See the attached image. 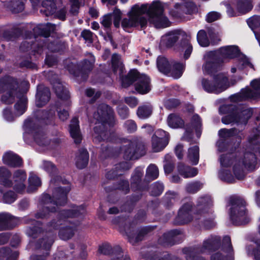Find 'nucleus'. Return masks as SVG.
<instances>
[{
    "label": "nucleus",
    "instance_id": "obj_1",
    "mask_svg": "<svg viewBox=\"0 0 260 260\" xmlns=\"http://www.w3.org/2000/svg\"><path fill=\"white\" fill-rule=\"evenodd\" d=\"M164 6L159 1H154L151 5L143 4L141 6H134L129 13V18L123 19L121 22L122 26L125 28L136 27H141L146 26L147 21L142 15L147 13L149 21L156 28H165L170 25V21L164 15Z\"/></svg>",
    "mask_w": 260,
    "mask_h": 260
},
{
    "label": "nucleus",
    "instance_id": "obj_2",
    "mask_svg": "<svg viewBox=\"0 0 260 260\" xmlns=\"http://www.w3.org/2000/svg\"><path fill=\"white\" fill-rule=\"evenodd\" d=\"M220 161L222 169L219 172V177L224 181L232 183L235 181V178L225 168L232 166L235 177L238 179H242L245 176V169L251 171L255 168L256 157L253 153L246 150L244 154L234 159L231 154L222 155Z\"/></svg>",
    "mask_w": 260,
    "mask_h": 260
},
{
    "label": "nucleus",
    "instance_id": "obj_3",
    "mask_svg": "<svg viewBox=\"0 0 260 260\" xmlns=\"http://www.w3.org/2000/svg\"><path fill=\"white\" fill-rule=\"evenodd\" d=\"M59 186L53 192V199L49 194H44L43 201L45 206L36 214L37 218H44L50 212L56 211L58 206L63 205L67 202V194L71 189L70 185L66 180H62L57 177Z\"/></svg>",
    "mask_w": 260,
    "mask_h": 260
},
{
    "label": "nucleus",
    "instance_id": "obj_4",
    "mask_svg": "<svg viewBox=\"0 0 260 260\" xmlns=\"http://www.w3.org/2000/svg\"><path fill=\"white\" fill-rule=\"evenodd\" d=\"M93 117L99 121L98 125L94 128L93 140L95 142H100L102 140L108 139L107 137L108 132L104 129L107 124L110 126L113 123L114 121L113 110L107 105L102 104L99 106L97 112L94 114Z\"/></svg>",
    "mask_w": 260,
    "mask_h": 260
},
{
    "label": "nucleus",
    "instance_id": "obj_5",
    "mask_svg": "<svg viewBox=\"0 0 260 260\" xmlns=\"http://www.w3.org/2000/svg\"><path fill=\"white\" fill-rule=\"evenodd\" d=\"M11 175V173L6 168H0V183L7 187L13 186L14 189L18 193L24 192L27 178L25 171L21 170L16 171L13 174V183L9 179Z\"/></svg>",
    "mask_w": 260,
    "mask_h": 260
},
{
    "label": "nucleus",
    "instance_id": "obj_6",
    "mask_svg": "<svg viewBox=\"0 0 260 260\" xmlns=\"http://www.w3.org/2000/svg\"><path fill=\"white\" fill-rule=\"evenodd\" d=\"M135 81H137L135 84V88L139 93L145 94L150 90L151 86L149 78L145 74H140L136 70L131 71L127 76L121 79L122 85L126 87Z\"/></svg>",
    "mask_w": 260,
    "mask_h": 260
},
{
    "label": "nucleus",
    "instance_id": "obj_7",
    "mask_svg": "<svg viewBox=\"0 0 260 260\" xmlns=\"http://www.w3.org/2000/svg\"><path fill=\"white\" fill-rule=\"evenodd\" d=\"M220 239L218 236H211L206 239L201 247L192 250L190 248H185L183 252L186 254L187 260H206L198 255V253H207L216 249L219 245Z\"/></svg>",
    "mask_w": 260,
    "mask_h": 260
},
{
    "label": "nucleus",
    "instance_id": "obj_8",
    "mask_svg": "<svg viewBox=\"0 0 260 260\" xmlns=\"http://www.w3.org/2000/svg\"><path fill=\"white\" fill-rule=\"evenodd\" d=\"M230 217L234 224L242 225L249 221L245 209V202L240 198H235L231 200Z\"/></svg>",
    "mask_w": 260,
    "mask_h": 260
},
{
    "label": "nucleus",
    "instance_id": "obj_9",
    "mask_svg": "<svg viewBox=\"0 0 260 260\" xmlns=\"http://www.w3.org/2000/svg\"><path fill=\"white\" fill-rule=\"evenodd\" d=\"M202 85L206 92L217 94L227 89L229 84L228 78L223 74H219L210 79H203Z\"/></svg>",
    "mask_w": 260,
    "mask_h": 260
},
{
    "label": "nucleus",
    "instance_id": "obj_10",
    "mask_svg": "<svg viewBox=\"0 0 260 260\" xmlns=\"http://www.w3.org/2000/svg\"><path fill=\"white\" fill-rule=\"evenodd\" d=\"M18 87L17 81L8 77L0 81V92L3 93L2 101L5 104L13 103Z\"/></svg>",
    "mask_w": 260,
    "mask_h": 260
},
{
    "label": "nucleus",
    "instance_id": "obj_11",
    "mask_svg": "<svg viewBox=\"0 0 260 260\" xmlns=\"http://www.w3.org/2000/svg\"><path fill=\"white\" fill-rule=\"evenodd\" d=\"M159 71L165 74L171 73L174 78H180L183 73L184 66L182 63L172 62L170 64L166 58L159 56L157 60Z\"/></svg>",
    "mask_w": 260,
    "mask_h": 260
},
{
    "label": "nucleus",
    "instance_id": "obj_12",
    "mask_svg": "<svg viewBox=\"0 0 260 260\" xmlns=\"http://www.w3.org/2000/svg\"><path fill=\"white\" fill-rule=\"evenodd\" d=\"M199 203H201V207H199L200 211L197 213V216L200 215V217H196L197 219H201L204 222L206 227H211L213 223V215L212 211L210 209V206L212 203V200L209 197L201 198Z\"/></svg>",
    "mask_w": 260,
    "mask_h": 260
},
{
    "label": "nucleus",
    "instance_id": "obj_13",
    "mask_svg": "<svg viewBox=\"0 0 260 260\" xmlns=\"http://www.w3.org/2000/svg\"><path fill=\"white\" fill-rule=\"evenodd\" d=\"M252 89L246 88L240 92L234 95L233 100L236 102L248 99H257L260 98V79L253 80L251 82Z\"/></svg>",
    "mask_w": 260,
    "mask_h": 260
},
{
    "label": "nucleus",
    "instance_id": "obj_14",
    "mask_svg": "<svg viewBox=\"0 0 260 260\" xmlns=\"http://www.w3.org/2000/svg\"><path fill=\"white\" fill-rule=\"evenodd\" d=\"M252 115V110L245 108L242 110H238L222 118V122L224 124L236 123L246 124Z\"/></svg>",
    "mask_w": 260,
    "mask_h": 260
},
{
    "label": "nucleus",
    "instance_id": "obj_15",
    "mask_svg": "<svg viewBox=\"0 0 260 260\" xmlns=\"http://www.w3.org/2000/svg\"><path fill=\"white\" fill-rule=\"evenodd\" d=\"M85 212V208L83 206H74L69 210H62L59 213V219L58 223L54 222L51 223V226L53 229H57L59 224H61L62 222H65V219L69 217H77L84 214Z\"/></svg>",
    "mask_w": 260,
    "mask_h": 260
},
{
    "label": "nucleus",
    "instance_id": "obj_16",
    "mask_svg": "<svg viewBox=\"0 0 260 260\" xmlns=\"http://www.w3.org/2000/svg\"><path fill=\"white\" fill-rule=\"evenodd\" d=\"M143 146L138 145L136 142L128 141L122 146L121 153L123 154V157L125 159L130 160L138 158L139 156V151Z\"/></svg>",
    "mask_w": 260,
    "mask_h": 260
},
{
    "label": "nucleus",
    "instance_id": "obj_17",
    "mask_svg": "<svg viewBox=\"0 0 260 260\" xmlns=\"http://www.w3.org/2000/svg\"><path fill=\"white\" fill-rule=\"evenodd\" d=\"M217 56L214 52H210L205 55L204 57L206 62L203 66V71L205 73L211 74L217 69L220 62Z\"/></svg>",
    "mask_w": 260,
    "mask_h": 260
},
{
    "label": "nucleus",
    "instance_id": "obj_18",
    "mask_svg": "<svg viewBox=\"0 0 260 260\" xmlns=\"http://www.w3.org/2000/svg\"><path fill=\"white\" fill-rule=\"evenodd\" d=\"M184 32L181 30H174L170 31L161 37L160 41V46L161 47H172L180 38L183 36Z\"/></svg>",
    "mask_w": 260,
    "mask_h": 260
},
{
    "label": "nucleus",
    "instance_id": "obj_19",
    "mask_svg": "<svg viewBox=\"0 0 260 260\" xmlns=\"http://www.w3.org/2000/svg\"><path fill=\"white\" fill-rule=\"evenodd\" d=\"M99 251L101 253L108 255L111 254L112 260H118L122 256L121 249L119 246L112 248L108 243L104 244L100 246Z\"/></svg>",
    "mask_w": 260,
    "mask_h": 260
},
{
    "label": "nucleus",
    "instance_id": "obj_20",
    "mask_svg": "<svg viewBox=\"0 0 260 260\" xmlns=\"http://www.w3.org/2000/svg\"><path fill=\"white\" fill-rule=\"evenodd\" d=\"M191 207L192 204L190 203H187L182 206L179 211L176 218L178 224H185L192 220V217L190 213Z\"/></svg>",
    "mask_w": 260,
    "mask_h": 260
},
{
    "label": "nucleus",
    "instance_id": "obj_21",
    "mask_svg": "<svg viewBox=\"0 0 260 260\" xmlns=\"http://www.w3.org/2000/svg\"><path fill=\"white\" fill-rule=\"evenodd\" d=\"M50 92L49 88L43 85L38 87L37 93L36 94V105L41 107L45 105L49 100Z\"/></svg>",
    "mask_w": 260,
    "mask_h": 260
},
{
    "label": "nucleus",
    "instance_id": "obj_22",
    "mask_svg": "<svg viewBox=\"0 0 260 260\" xmlns=\"http://www.w3.org/2000/svg\"><path fill=\"white\" fill-rule=\"evenodd\" d=\"M3 3L10 2V4H6V6L8 7L13 13H19L24 9L23 0H2ZM34 7H36L39 2V0H30Z\"/></svg>",
    "mask_w": 260,
    "mask_h": 260
},
{
    "label": "nucleus",
    "instance_id": "obj_23",
    "mask_svg": "<svg viewBox=\"0 0 260 260\" xmlns=\"http://www.w3.org/2000/svg\"><path fill=\"white\" fill-rule=\"evenodd\" d=\"M70 133L76 144H79L82 140V136L79 126V121L76 117L73 118L70 125Z\"/></svg>",
    "mask_w": 260,
    "mask_h": 260
},
{
    "label": "nucleus",
    "instance_id": "obj_24",
    "mask_svg": "<svg viewBox=\"0 0 260 260\" xmlns=\"http://www.w3.org/2000/svg\"><path fill=\"white\" fill-rule=\"evenodd\" d=\"M56 28V25L51 23L40 24L34 28L35 35H41L47 37L50 32H53Z\"/></svg>",
    "mask_w": 260,
    "mask_h": 260
},
{
    "label": "nucleus",
    "instance_id": "obj_25",
    "mask_svg": "<svg viewBox=\"0 0 260 260\" xmlns=\"http://www.w3.org/2000/svg\"><path fill=\"white\" fill-rule=\"evenodd\" d=\"M3 161L6 165L13 167H19L22 164L21 158L12 152H8L4 155Z\"/></svg>",
    "mask_w": 260,
    "mask_h": 260
},
{
    "label": "nucleus",
    "instance_id": "obj_26",
    "mask_svg": "<svg viewBox=\"0 0 260 260\" xmlns=\"http://www.w3.org/2000/svg\"><path fill=\"white\" fill-rule=\"evenodd\" d=\"M69 222L71 223V225L61 228L59 230V235L64 240H68L73 236L76 227L79 224V221L76 223H72L73 221L69 220Z\"/></svg>",
    "mask_w": 260,
    "mask_h": 260
},
{
    "label": "nucleus",
    "instance_id": "obj_27",
    "mask_svg": "<svg viewBox=\"0 0 260 260\" xmlns=\"http://www.w3.org/2000/svg\"><path fill=\"white\" fill-rule=\"evenodd\" d=\"M219 52L224 59L233 58L239 54V50L236 46H228L221 47Z\"/></svg>",
    "mask_w": 260,
    "mask_h": 260
},
{
    "label": "nucleus",
    "instance_id": "obj_28",
    "mask_svg": "<svg viewBox=\"0 0 260 260\" xmlns=\"http://www.w3.org/2000/svg\"><path fill=\"white\" fill-rule=\"evenodd\" d=\"M235 129H221L219 131V135L221 138L217 143V146L218 150L220 151H223L224 149L223 146H224V140L230 138L235 134Z\"/></svg>",
    "mask_w": 260,
    "mask_h": 260
},
{
    "label": "nucleus",
    "instance_id": "obj_29",
    "mask_svg": "<svg viewBox=\"0 0 260 260\" xmlns=\"http://www.w3.org/2000/svg\"><path fill=\"white\" fill-rule=\"evenodd\" d=\"M89 160V154L87 151L85 149H81L76 156V165L79 169L85 168L88 164Z\"/></svg>",
    "mask_w": 260,
    "mask_h": 260
},
{
    "label": "nucleus",
    "instance_id": "obj_30",
    "mask_svg": "<svg viewBox=\"0 0 260 260\" xmlns=\"http://www.w3.org/2000/svg\"><path fill=\"white\" fill-rule=\"evenodd\" d=\"M177 170L180 175L186 178L193 177L198 174L197 169L186 166L181 163L178 165Z\"/></svg>",
    "mask_w": 260,
    "mask_h": 260
},
{
    "label": "nucleus",
    "instance_id": "obj_31",
    "mask_svg": "<svg viewBox=\"0 0 260 260\" xmlns=\"http://www.w3.org/2000/svg\"><path fill=\"white\" fill-rule=\"evenodd\" d=\"M232 3L236 5L239 12L242 13H246L252 8L251 0H232Z\"/></svg>",
    "mask_w": 260,
    "mask_h": 260
},
{
    "label": "nucleus",
    "instance_id": "obj_32",
    "mask_svg": "<svg viewBox=\"0 0 260 260\" xmlns=\"http://www.w3.org/2000/svg\"><path fill=\"white\" fill-rule=\"evenodd\" d=\"M177 52L183 53L184 58H188L192 51V46L187 40L182 41L175 48Z\"/></svg>",
    "mask_w": 260,
    "mask_h": 260
},
{
    "label": "nucleus",
    "instance_id": "obj_33",
    "mask_svg": "<svg viewBox=\"0 0 260 260\" xmlns=\"http://www.w3.org/2000/svg\"><path fill=\"white\" fill-rule=\"evenodd\" d=\"M168 138L167 137H159L152 136V146L155 152H158L162 150L168 144Z\"/></svg>",
    "mask_w": 260,
    "mask_h": 260
},
{
    "label": "nucleus",
    "instance_id": "obj_34",
    "mask_svg": "<svg viewBox=\"0 0 260 260\" xmlns=\"http://www.w3.org/2000/svg\"><path fill=\"white\" fill-rule=\"evenodd\" d=\"M167 122L168 125L173 128H181L184 124L183 120L178 115L175 114L169 115L168 117Z\"/></svg>",
    "mask_w": 260,
    "mask_h": 260
},
{
    "label": "nucleus",
    "instance_id": "obj_35",
    "mask_svg": "<svg viewBox=\"0 0 260 260\" xmlns=\"http://www.w3.org/2000/svg\"><path fill=\"white\" fill-rule=\"evenodd\" d=\"M222 249L226 253V258H229L230 260L233 259L234 250L231 244V238L229 236H226L223 237Z\"/></svg>",
    "mask_w": 260,
    "mask_h": 260
},
{
    "label": "nucleus",
    "instance_id": "obj_36",
    "mask_svg": "<svg viewBox=\"0 0 260 260\" xmlns=\"http://www.w3.org/2000/svg\"><path fill=\"white\" fill-rule=\"evenodd\" d=\"M112 64L114 73H118L121 77L123 73L124 67L121 60V57L117 54H114L112 58Z\"/></svg>",
    "mask_w": 260,
    "mask_h": 260
},
{
    "label": "nucleus",
    "instance_id": "obj_37",
    "mask_svg": "<svg viewBox=\"0 0 260 260\" xmlns=\"http://www.w3.org/2000/svg\"><path fill=\"white\" fill-rule=\"evenodd\" d=\"M28 184L27 191L31 192L41 185V181L38 176L30 173L28 178Z\"/></svg>",
    "mask_w": 260,
    "mask_h": 260
},
{
    "label": "nucleus",
    "instance_id": "obj_38",
    "mask_svg": "<svg viewBox=\"0 0 260 260\" xmlns=\"http://www.w3.org/2000/svg\"><path fill=\"white\" fill-rule=\"evenodd\" d=\"M42 7L44 10L41 9L40 12L45 13L46 16H49L54 13L56 10L54 0H45L42 2Z\"/></svg>",
    "mask_w": 260,
    "mask_h": 260
},
{
    "label": "nucleus",
    "instance_id": "obj_39",
    "mask_svg": "<svg viewBox=\"0 0 260 260\" xmlns=\"http://www.w3.org/2000/svg\"><path fill=\"white\" fill-rule=\"evenodd\" d=\"M53 88L57 96L61 99L66 100L69 97V91L59 82L53 84Z\"/></svg>",
    "mask_w": 260,
    "mask_h": 260
},
{
    "label": "nucleus",
    "instance_id": "obj_40",
    "mask_svg": "<svg viewBox=\"0 0 260 260\" xmlns=\"http://www.w3.org/2000/svg\"><path fill=\"white\" fill-rule=\"evenodd\" d=\"M187 157L192 165H196L198 163L199 159V148L198 146H194L188 149Z\"/></svg>",
    "mask_w": 260,
    "mask_h": 260
},
{
    "label": "nucleus",
    "instance_id": "obj_41",
    "mask_svg": "<svg viewBox=\"0 0 260 260\" xmlns=\"http://www.w3.org/2000/svg\"><path fill=\"white\" fill-rule=\"evenodd\" d=\"M26 99L23 96L22 98L15 105V114L19 116L22 115L25 111L26 108Z\"/></svg>",
    "mask_w": 260,
    "mask_h": 260
},
{
    "label": "nucleus",
    "instance_id": "obj_42",
    "mask_svg": "<svg viewBox=\"0 0 260 260\" xmlns=\"http://www.w3.org/2000/svg\"><path fill=\"white\" fill-rule=\"evenodd\" d=\"M152 113V107L149 105L139 107L137 110V115L141 119L148 118Z\"/></svg>",
    "mask_w": 260,
    "mask_h": 260
},
{
    "label": "nucleus",
    "instance_id": "obj_43",
    "mask_svg": "<svg viewBox=\"0 0 260 260\" xmlns=\"http://www.w3.org/2000/svg\"><path fill=\"white\" fill-rule=\"evenodd\" d=\"M18 255L17 251L12 252L10 248L2 247L0 249V256L7 257V260H16Z\"/></svg>",
    "mask_w": 260,
    "mask_h": 260
},
{
    "label": "nucleus",
    "instance_id": "obj_44",
    "mask_svg": "<svg viewBox=\"0 0 260 260\" xmlns=\"http://www.w3.org/2000/svg\"><path fill=\"white\" fill-rule=\"evenodd\" d=\"M12 219V216L8 213H0V231L8 229V224Z\"/></svg>",
    "mask_w": 260,
    "mask_h": 260
},
{
    "label": "nucleus",
    "instance_id": "obj_45",
    "mask_svg": "<svg viewBox=\"0 0 260 260\" xmlns=\"http://www.w3.org/2000/svg\"><path fill=\"white\" fill-rule=\"evenodd\" d=\"M159 175L157 167L153 164L149 166L146 171V177L149 180H152L156 179Z\"/></svg>",
    "mask_w": 260,
    "mask_h": 260
},
{
    "label": "nucleus",
    "instance_id": "obj_46",
    "mask_svg": "<svg viewBox=\"0 0 260 260\" xmlns=\"http://www.w3.org/2000/svg\"><path fill=\"white\" fill-rule=\"evenodd\" d=\"M147 233V230L145 228L142 229L137 236H133V234L126 232L128 240L129 242L133 244H135L137 242L141 241L143 236L146 234Z\"/></svg>",
    "mask_w": 260,
    "mask_h": 260
},
{
    "label": "nucleus",
    "instance_id": "obj_47",
    "mask_svg": "<svg viewBox=\"0 0 260 260\" xmlns=\"http://www.w3.org/2000/svg\"><path fill=\"white\" fill-rule=\"evenodd\" d=\"M197 40L199 44L203 47H207L209 45V41L207 38L205 30H200L197 35Z\"/></svg>",
    "mask_w": 260,
    "mask_h": 260
},
{
    "label": "nucleus",
    "instance_id": "obj_48",
    "mask_svg": "<svg viewBox=\"0 0 260 260\" xmlns=\"http://www.w3.org/2000/svg\"><path fill=\"white\" fill-rule=\"evenodd\" d=\"M31 133L34 135L35 140L39 145H46V142H44L45 139V135L41 130L34 129Z\"/></svg>",
    "mask_w": 260,
    "mask_h": 260
},
{
    "label": "nucleus",
    "instance_id": "obj_49",
    "mask_svg": "<svg viewBox=\"0 0 260 260\" xmlns=\"http://www.w3.org/2000/svg\"><path fill=\"white\" fill-rule=\"evenodd\" d=\"M238 61V67L239 69H243L247 67L253 68V65L251 63L249 59L243 54H239Z\"/></svg>",
    "mask_w": 260,
    "mask_h": 260
},
{
    "label": "nucleus",
    "instance_id": "obj_50",
    "mask_svg": "<svg viewBox=\"0 0 260 260\" xmlns=\"http://www.w3.org/2000/svg\"><path fill=\"white\" fill-rule=\"evenodd\" d=\"M90 60H86L85 59L84 60V64L83 67V70H85V72H86L85 75H83V80H85L86 79V73L87 72H88L90 71L93 67V64L95 61L94 57L93 55H92L91 54H90Z\"/></svg>",
    "mask_w": 260,
    "mask_h": 260
},
{
    "label": "nucleus",
    "instance_id": "obj_51",
    "mask_svg": "<svg viewBox=\"0 0 260 260\" xmlns=\"http://www.w3.org/2000/svg\"><path fill=\"white\" fill-rule=\"evenodd\" d=\"M150 189L152 196H159L164 190V186L162 183L157 182L150 186Z\"/></svg>",
    "mask_w": 260,
    "mask_h": 260
},
{
    "label": "nucleus",
    "instance_id": "obj_52",
    "mask_svg": "<svg viewBox=\"0 0 260 260\" xmlns=\"http://www.w3.org/2000/svg\"><path fill=\"white\" fill-rule=\"evenodd\" d=\"M143 171L141 168H137L132 177V184H138L143 176Z\"/></svg>",
    "mask_w": 260,
    "mask_h": 260
},
{
    "label": "nucleus",
    "instance_id": "obj_53",
    "mask_svg": "<svg viewBox=\"0 0 260 260\" xmlns=\"http://www.w3.org/2000/svg\"><path fill=\"white\" fill-rule=\"evenodd\" d=\"M17 198V196L12 191H9L6 192L3 195V202L7 204H11L13 203Z\"/></svg>",
    "mask_w": 260,
    "mask_h": 260
},
{
    "label": "nucleus",
    "instance_id": "obj_54",
    "mask_svg": "<svg viewBox=\"0 0 260 260\" xmlns=\"http://www.w3.org/2000/svg\"><path fill=\"white\" fill-rule=\"evenodd\" d=\"M202 184L199 182L190 183L186 186V190L189 193H195L202 187Z\"/></svg>",
    "mask_w": 260,
    "mask_h": 260
},
{
    "label": "nucleus",
    "instance_id": "obj_55",
    "mask_svg": "<svg viewBox=\"0 0 260 260\" xmlns=\"http://www.w3.org/2000/svg\"><path fill=\"white\" fill-rule=\"evenodd\" d=\"M114 17V25L116 27H118L120 24V21L121 18V12L118 9L115 8L113 11L112 16Z\"/></svg>",
    "mask_w": 260,
    "mask_h": 260
},
{
    "label": "nucleus",
    "instance_id": "obj_56",
    "mask_svg": "<svg viewBox=\"0 0 260 260\" xmlns=\"http://www.w3.org/2000/svg\"><path fill=\"white\" fill-rule=\"evenodd\" d=\"M124 126L129 133H133L136 131L137 125L134 121L128 120L124 122Z\"/></svg>",
    "mask_w": 260,
    "mask_h": 260
},
{
    "label": "nucleus",
    "instance_id": "obj_57",
    "mask_svg": "<svg viewBox=\"0 0 260 260\" xmlns=\"http://www.w3.org/2000/svg\"><path fill=\"white\" fill-rule=\"evenodd\" d=\"M221 17V14L217 12H211L208 14L206 16V20L208 22H212L216 21Z\"/></svg>",
    "mask_w": 260,
    "mask_h": 260
},
{
    "label": "nucleus",
    "instance_id": "obj_58",
    "mask_svg": "<svg viewBox=\"0 0 260 260\" xmlns=\"http://www.w3.org/2000/svg\"><path fill=\"white\" fill-rule=\"evenodd\" d=\"M101 23L105 28L110 27L112 24V14L104 16Z\"/></svg>",
    "mask_w": 260,
    "mask_h": 260
},
{
    "label": "nucleus",
    "instance_id": "obj_59",
    "mask_svg": "<svg viewBox=\"0 0 260 260\" xmlns=\"http://www.w3.org/2000/svg\"><path fill=\"white\" fill-rule=\"evenodd\" d=\"M44 169L48 173H55L56 172V168L54 165L50 161H44L43 164Z\"/></svg>",
    "mask_w": 260,
    "mask_h": 260
},
{
    "label": "nucleus",
    "instance_id": "obj_60",
    "mask_svg": "<svg viewBox=\"0 0 260 260\" xmlns=\"http://www.w3.org/2000/svg\"><path fill=\"white\" fill-rule=\"evenodd\" d=\"M118 113L122 118L125 119L128 116V109L125 106H120L118 108Z\"/></svg>",
    "mask_w": 260,
    "mask_h": 260
},
{
    "label": "nucleus",
    "instance_id": "obj_61",
    "mask_svg": "<svg viewBox=\"0 0 260 260\" xmlns=\"http://www.w3.org/2000/svg\"><path fill=\"white\" fill-rule=\"evenodd\" d=\"M81 36L86 41L90 43H92L93 34L89 30H84L81 33Z\"/></svg>",
    "mask_w": 260,
    "mask_h": 260
},
{
    "label": "nucleus",
    "instance_id": "obj_62",
    "mask_svg": "<svg viewBox=\"0 0 260 260\" xmlns=\"http://www.w3.org/2000/svg\"><path fill=\"white\" fill-rule=\"evenodd\" d=\"M58 116L59 119L63 121L68 118L69 114L68 111L60 109L58 111Z\"/></svg>",
    "mask_w": 260,
    "mask_h": 260
},
{
    "label": "nucleus",
    "instance_id": "obj_63",
    "mask_svg": "<svg viewBox=\"0 0 260 260\" xmlns=\"http://www.w3.org/2000/svg\"><path fill=\"white\" fill-rule=\"evenodd\" d=\"M40 231V228L34 226L32 228L29 227L26 230V234L30 237H36V234Z\"/></svg>",
    "mask_w": 260,
    "mask_h": 260
},
{
    "label": "nucleus",
    "instance_id": "obj_64",
    "mask_svg": "<svg viewBox=\"0 0 260 260\" xmlns=\"http://www.w3.org/2000/svg\"><path fill=\"white\" fill-rule=\"evenodd\" d=\"M125 102L132 107H135L138 104L137 100L134 97L126 98L125 99Z\"/></svg>",
    "mask_w": 260,
    "mask_h": 260
}]
</instances>
